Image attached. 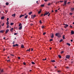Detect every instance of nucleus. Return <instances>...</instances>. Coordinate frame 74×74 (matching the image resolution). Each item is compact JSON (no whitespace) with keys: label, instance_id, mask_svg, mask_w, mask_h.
<instances>
[{"label":"nucleus","instance_id":"obj_1","mask_svg":"<svg viewBox=\"0 0 74 74\" xmlns=\"http://www.w3.org/2000/svg\"><path fill=\"white\" fill-rule=\"evenodd\" d=\"M55 36H57L58 38H60V37H61V36L60 34L59 33H56L55 34Z\"/></svg>","mask_w":74,"mask_h":74},{"label":"nucleus","instance_id":"obj_2","mask_svg":"<svg viewBox=\"0 0 74 74\" xmlns=\"http://www.w3.org/2000/svg\"><path fill=\"white\" fill-rule=\"evenodd\" d=\"M66 4H67V0H64V4L63 5V6H64V7L65 5H66Z\"/></svg>","mask_w":74,"mask_h":74},{"label":"nucleus","instance_id":"obj_3","mask_svg":"<svg viewBox=\"0 0 74 74\" xmlns=\"http://www.w3.org/2000/svg\"><path fill=\"white\" fill-rule=\"evenodd\" d=\"M49 12H47V11H46V13L44 15V16H45L46 15H48V14H49Z\"/></svg>","mask_w":74,"mask_h":74},{"label":"nucleus","instance_id":"obj_4","mask_svg":"<svg viewBox=\"0 0 74 74\" xmlns=\"http://www.w3.org/2000/svg\"><path fill=\"white\" fill-rule=\"evenodd\" d=\"M36 15H31L32 18L33 19H34V18H35L36 17Z\"/></svg>","mask_w":74,"mask_h":74},{"label":"nucleus","instance_id":"obj_5","mask_svg":"<svg viewBox=\"0 0 74 74\" xmlns=\"http://www.w3.org/2000/svg\"><path fill=\"white\" fill-rule=\"evenodd\" d=\"M70 55H67L66 56V59H70Z\"/></svg>","mask_w":74,"mask_h":74},{"label":"nucleus","instance_id":"obj_6","mask_svg":"<svg viewBox=\"0 0 74 74\" xmlns=\"http://www.w3.org/2000/svg\"><path fill=\"white\" fill-rule=\"evenodd\" d=\"M18 46H19V45L18 44H16L15 45H13V47H18Z\"/></svg>","mask_w":74,"mask_h":74},{"label":"nucleus","instance_id":"obj_7","mask_svg":"<svg viewBox=\"0 0 74 74\" xmlns=\"http://www.w3.org/2000/svg\"><path fill=\"white\" fill-rule=\"evenodd\" d=\"M53 37H54V35L53 34H52L51 36V38H53Z\"/></svg>","mask_w":74,"mask_h":74},{"label":"nucleus","instance_id":"obj_8","mask_svg":"<svg viewBox=\"0 0 74 74\" xmlns=\"http://www.w3.org/2000/svg\"><path fill=\"white\" fill-rule=\"evenodd\" d=\"M4 32H5V30H1V31H0V33H3Z\"/></svg>","mask_w":74,"mask_h":74},{"label":"nucleus","instance_id":"obj_9","mask_svg":"<svg viewBox=\"0 0 74 74\" xmlns=\"http://www.w3.org/2000/svg\"><path fill=\"white\" fill-rule=\"evenodd\" d=\"M9 32V29L6 30L5 32L6 34H7V33H8V32Z\"/></svg>","mask_w":74,"mask_h":74},{"label":"nucleus","instance_id":"obj_10","mask_svg":"<svg viewBox=\"0 0 74 74\" xmlns=\"http://www.w3.org/2000/svg\"><path fill=\"white\" fill-rule=\"evenodd\" d=\"M71 34H74V32L73 31H71Z\"/></svg>","mask_w":74,"mask_h":74},{"label":"nucleus","instance_id":"obj_11","mask_svg":"<svg viewBox=\"0 0 74 74\" xmlns=\"http://www.w3.org/2000/svg\"><path fill=\"white\" fill-rule=\"evenodd\" d=\"M14 30V28H12L10 29V31H11V32H12V31H13Z\"/></svg>","mask_w":74,"mask_h":74},{"label":"nucleus","instance_id":"obj_12","mask_svg":"<svg viewBox=\"0 0 74 74\" xmlns=\"http://www.w3.org/2000/svg\"><path fill=\"white\" fill-rule=\"evenodd\" d=\"M41 10L40 9V11L38 12V14H40V13H41Z\"/></svg>","mask_w":74,"mask_h":74},{"label":"nucleus","instance_id":"obj_13","mask_svg":"<svg viewBox=\"0 0 74 74\" xmlns=\"http://www.w3.org/2000/svg\"><path fill=\"white\" fill-rule=\"evenodd\" d=\"M22 26L21 25L19 27V29L20 30H21L22 29Z\"/></svg>","mask_w":74,"mask_h":74},{"label":"nucleus","instance_id":"obj_14","mask_svg":"<svg viewBox=\"0 0 74 74\" xmlns=\"http://www.w3.org/2000/svg\"><path fill=\"white\" fill-rule=\"evenodd\" d=\"M21 48H24V45H21Z\"/></svg>","mask_w":74,"mask_h":74},{"label":"nucleus","instance_id":"obj_15","mask_svg":"<svg viewBox=\"0 0 74 74\" xmlns=\"http://www.w3.org/2000/svg\"><path fill=\"white\" fill-rule=\"evenodd\" d=\"M71 11H73L74 10V8H71Z\"/></svg>","mask_w":74,"mask_h":74},{"label":"nucleus","instance_id":"obj_16","mask_svg":"<svg viewBox=\"0 0 74 74\" xmlns=\"http://www.w3.org/2000/svg\"><path fill=\"white\" fill-rule=\"evenodd\" d=\"M1 19H2V20L4 19V16H3L1 17Z\"/></svg>","mask_w":74,"mask_h":74},{"label":"nucleus","instance_id":"obj_17","mask_svg":"<svg viewBox=\"0 0 74 74\" xmlns=\"http://www.w3.org/2000/svg\"><path fill=\"white\" fill-rule=\"evenodd\" d=\"M28 17V16L27 15L26 16H25V19H27V18Z\"/></svg>","mask_w":74,"mask_h":74},{"label":"nucleus","instance_id":"obj_18","mask_svg":"<svg viewBox=\"0 0 74 74\" xmlns=\"http://www.w3.org/2000/svg\"><path fill=\"white\" fill-rule=\"evenodd\" d=\"M58 56L59 58H62V56H61L60 55H59Z\"/></svg>","mask_w":74,"mask_h":74},{"label":"nucleus","instance_id":"obj_19","mask_svg":"<svg viewBox=\"0 0 74 74\" xmlns=\"http://www.w3.org/2000/svg\"><path fill=\"white\" fill-rule=\"evenodd\" d=\"M51 62H52L53 63H54L55 62V60H51Z\"/></svg>","mask_w":74,"mask_h":74},{"label":"nucleus","instance_id":"obj_20","mask_svg":"<svg viewBox=\"0 0 74 74\" xmlns=\"http://www.w3.org/2000/svg\"><path fill=\"white\" fill-rule=\"evenodd\" d=\"M67 45H69V46H70L71 45L70 43H66Z\"/></svg>","mask_w":74,"mask_h":74},{"label":"nucleus","instance_id":"obj_21","mask_svg":"<svg viewBox=\"0 0 74 74\" xmlns=\"http://www.w3.org/2000/svg\"><path fill=\"white\" fill-rule=\"evenodd\" d=\"M32 14V12H30L29 13V15H31Z\"/></svg>","mask_w":74,"mask_h":74},{"label":"nucleus","instance_id":"obj_22","mask_svg":"<svg viewBox=\"0 0 74 74\" xmlns=\"http://www.w3.org/2000/svg\"><path fill=\"white\" fill-rule=\"evenodd\" d=\"M13 24L14 23H10V25H11V26H12V25H13Z\"/></svg>","mask_w":74,"mask_h":74},{"label":"nucleus","instance_id":"obj_23","mask_svg":"<svg viewBox=\"0 0 74 74\" xmlns=\"http://www.w3.org/2000/svg\"><path fill=\"white\" fill-rule=\"evenodd\" d=\"M22 25V23H20L19 24L18 26H21Z\"/></svg>","mask_w":74,"mask_h":74},{"label":"nucleus","instance_id":"obj_24","mask_svg":"<svg viewBox=\"0 0 74 74\" xmlns=\"http://www.w3.org/2000/svg\"><path fill=\"white\" fill-rule=\"evenodd\" d=\"M62 41H63V39H62L60 40L59 42H62Z\"/></svg>","mask_w":74,"mask_h":74},{"label":"nucleus","instance_id":"obj_25","mask_svg":"<svg viewBox=\"0 0 74 74\" xmlns=\"http://www.w3.org/2000/svg\"><path fill=\"white\" fill-rule=\"evenodd\" d=\"M40 6L42 7H44V5H40Z\"/></svg>","mask_w":74,"mask_h":74},{"label":"nucleus","instance_id":"obj_26","mask_svg":"<svg viewBox=\"0 0 74 74\" xmlns=\"http://www.w3.org/2000/svg\"><path fill=\"white\" fill-rule=\"evenodd\" d=\"M9 4V3L8 2H7L6 3V5H8Z\"/></svg>","mask_w":74,"mask_h":74},{"label":"nucleus","instance_id":"obj_27","mask_svg":"<svg viewBox=\"0 0 74 74\" xmlns=\"http://www.w3.org/2000/svg\"><path fill=\"white\" fill-rule=\"evenodd\" d=\"M12 16H15V14H14L12 15Z\"/></svg>","mask_w":74,"mask_h":74},{"label":"nucleus","instance_id":"obj_28","mask_svg":"<svg viewBox=\"0 0 74 74\" xmlns=\"http://www.w3.org/2000/svg\"><path fill=\"white\" fill-rule=\"evenodd\" d=\"M62 38H63V39H65V37H64V35L63 36Z\"/></svg>","mask_w":74,"mask_h":74},{"label":"nucleus","instance_id":"obj_29","mask_svg":"<svg viewBox=\"0 0 74 74\" xmlns=\"http://www.w3.org/2000/svg\"><path fill=\"white\" fill-rule=\"evenodd\" d=\"M57 72H58V73H60L61 71H60V70H58L57 71Z\"/></svg>","mask_w":74,"mask_h":74},{"label":"nucleus","instance_id":"obj_30","mask_svg":"<svg viewBox=\"0 0 74 74\" xmlns=\"http://www.w3.org/2000/svg\"><path fill=\"white\" fill-rule=\"evenodd\" d=\"M32 64H35V63L33 62H32Z\"/></svg>","mask_w":74,"mask_h":74},{"label":"nucleus","instance_id":"obj_31","mask_svg":"<svg viewBox=\"0 0 74 74\" xmlns=\"http://www.w3.org/2000/svg\"><path fill=\"white\" fill-rule=\"evenodd\" d=\"M65 26H66V27H68V26H69V25H68L67 24H66Z\"/></svg>","mask_w":74,"mask_h":74},{"label":"nucleus","instance_id":"obj_32","mask_svg":"<svg viewBox=\"0 0 74 74\" xmlns=\"http://www.w3.org/2000/svg\"><path fill=\"white\" fill-rule=\"evenodd\" d=\"M8 24H9V23L8 22L6 23V25H8Z\"/></svg>","mask_w":74,"mask_h":74},{"label":"nucleus","instance_id":"obj_33","mask_svg":"<svg viewBox=\"0 0 74 74\" xmlns=\"http://www.w3.org/2000/svg\"><path fill=\"white\" fill-rule=\"evenodd\" d=\"M61 53H64V51H62L61 52Z\"/></svg>","mask_w":74,"mask_h":74},{"label":"nucleus","instance_id":"obj_34","mask_svg":"<svg viewBox=\"0 0 74 74\" xmlns=\"http://www.w3.org/2000/svg\"><path fill=\"white\" fill-rule=\"evenodd\" d=\"M1 73L3 72V69H2V70H1Z\"/></svg>","mask_w":74,"mask_h":74},{"label":"nucleus","instance_id":"obj_35","mask_svg":"<svg viewBox=\"0 0 74 74\" xmlns=\"http://www.w3.org/2000/svg\"><path fill=\"white\" fill-rule=\"evenodd\" d=\"M42 29H44V26H42Z\"/></svg>","mask_w":74,"mask_h":74},{"label":"nucleus","instance_id":"obj_36","mask_svg":"<svg viewBox=\"0 0 74 74\" xmlns=\"http://www.w3.org/2000/svg\"><path fill=\"white\" fill-rule=\"evenodd\" d=\"M20 18H21V17H22V15H21L20 16Z\"/></svg>","mask_w":74,"mask_h":74},{"label":"nucleus","instance_id":"obj_37","mask_svg":"<svg viewBox=\"0 0 74 74\" xmlns=\"http://www.w3.org/2000/svg\"><path fill=\"white\" fill-rule=\"evenodd\" d=\"M45 34H46V33L44 32L43 33V35H45Z\"/></svg>","mask_w":74,"mask_h":74},{"label":"nucleus","instance_id":"obj_38","mask_svg":"<svg viewBox=\"0 0 74 74\" xmlns=\"http://www.w3.org/2000/svg\"><path fill=\"white\" fill-rule=\"evenodd\" d=\"M47 60L46 58H45V59H43V60Z\"/></svg>","mask_w":74,"mask_h":74},{"label":"nucleus","instance_id":"obj_39","mask_svg":"<svg viewBox=\"0 0 74 74\" xmlns=\"http://www.w3.org/2000/svg\"><path fill=\"white\" fill-rule=\"evenodd\" d=\"M9 19V18H7V21L8 22V20Z\"/></svg>","mask_w":74,"mask_h":74},{"label":"nucleus","instance_id":"obj_40","mask_svg":"<svg viewBox=\"0 0 74 74\" xmlns=\"http://www.w3.org/2000/svg\"><path fill=\"white\" fill-rule=\"evenodd\" d=\"M60 3H63V1H60Z\"/></svg>","mask_w":74,"mask_h":74},{"label":"nucleus","instance_id":"obj_41","mask_svg":"<svg viewBox=\"0 0 74 74\" xmlns=\"http://www.w3.org/2000/svg\"><path fill=\"white\" fill-rule=\"evenodd\" d=\"M23 64L24 65H26V63L25 62H23Z\"/></svg>","mask_w":74,"mask_h":74},{"label":"nucleus","instance_id":"obj_42","mask_svg":"<svg viewBox=\"0 0 74 74\" xmlns=\"http://www.w3.org/2000/svg\"><path fill=\"white\" fill-rule=\"evenodd\" d=\"M70 27H71V28H73V27L72 26H71V25H70Z\"/></svg>","mask_w":74,"mask_h":74},{"label":"nucleus","instance_id":"obj_43","mask_svg":"<svg viewBox=\"0 0 74 74\" xmlns=\"http://www.w3.org/2000/svg\"><path fill=\"white\" fill-rule=\"evenodd\" d=\"M39 22L40 23H41V24L42 23L41 22V21L40 20Z\"/></svg>","mask_w":74,"mask_h":74},{"label":"nucleus","instance_id":"obj_44","mask_svg":"<svg viewBox=\"0 0 74 74\" xmlns=\"http://www.w3.org/2000/svg\"><path fill=\"white\" fill-rule=\"evenodd\" d=\"M8 27H9V25H8L6 28H8Z\"/></svg>","mask_w":74,"mask_h":74},{"label":"nucleus","instance_id":"obj_45","mask_svg":"<svg viewBox=\"0 0 74 74\" xmlns=\"http://www.w3.org/2000/svg\"><path fill=\"white\" fill-rule=\"evenodd\" d=\"M15 44V41H13V44Z\"/></svg>","mask_w":74,"mask_h":74},{"label":"nucleus","instance_id":"obj_46","mask_svg":"<svg viewBox=\"0 0 74 74\" xmlns=\"http://www.w3.org/2000/svg\"><path fill=\"white\" fill-rule=\"evenodd\" d=\"M50 41H52V39H51L50 40Z\"/></svg>","mask_w":74,"mask_h":74},{"label":"nucleus","instance_id":"obj_47","mask_svg":"<svg viewBox=\"0 0 74 74\" xmlns=\"http://www.w3.org/2000/svg\"><path fill=\"white\" fill-rule=\"evenodd\" d=\"M48 0H44L45 1V2L47 1H48Z\"/></svg>","mask_w":74,"mask_h":74},{"label":"nucleus","instance_id":"obj_48","mask_svg":"<svg viewBox=\"0 0 74 74\" xmlns=\"http://www.w3.org/2000/svg\"><path fill=\"white\" fill-rule=\"evenodd\" d=\"M31 51H33V49L32 48L31 49Z\"/></svg>","mask_w":74,"mask_h":74},{"label":"nucleus","instance_id":"obj_49","mask_svg":"<svg viewBox=\"0 0 74 74\" xmlns=\"http://www.w3.org/2000/svg\"><path fill=\"white\" fill-rule=\"evenodd\" d=\"M5 12H6V13H7V12H8V11H7V10H5Z\"/></svg>","mask_w":74,"mask_h":74},{"label":"nucleus","instance_id":"obj_50","mask_svg":"<svg viewBox=\"0 0 74 74\" xmlns=\"http://www.w3.org/2000/svg\"><path fill=\"white\" fill-rule=\"evenodd\" d=\"M10 55H11V56H14V55L13 54H10Z\"/></svg>","mask_w":74,"mask_h":74},{"label":"nucleus","instance_id":"obj_51","mask_svg":"<svg viewBox=\"0 0 74 74\" xmlns=\"http://www.w3.org/2000/svg\"><path fill=\"white\" fill-rule=\"evenodd\" d=\"M70 15H73V13H70Z\"/></svg>","mask_w":74,"mask_h":74},{"label":"nucleus","instance_id":"obj_52","mask_svg":"<svg viewBox=\"0 0 74 74\" xmlns=\"http://www.w3.org/2000/svg\"><path fill=\"white\" fill-rule=\"evenodd\" d=\"M64 27L65 29H66V28H67V27H66V26H64Z\"/></svg>","mask_w":74,"mask_h":74},{"label":"nucleus","instance_id":"obj_53","mask_svg":"<svg viewBox=\"0 0 74 74\" xmlns=\"http://www.w3.org/2000/svg\"><path fill=\"white\" fill-rule=\"evenodd\" d=\"M14 35H16L17 34L16 33H15L14 34Z\"/></svg>","mask_w":74,"mask_h":74},{"label":"nucleus","instance_id":"obj_54","mask_svg":"<svg viewBox=\"0 0 74 74\" xmlns=\"http://www.w3.org/2000/svg\"><path fill=\"white\" fill-rule=\"evenodd\" d=\"M4 23H3V24H2V26H4Z\"/></svg>","mask_w":74,"mask_h":74},{"label":"nucleus","instance_id":"obj_55","mask_svg":"<svg viewBox=\"0 0 74 74\" xmlns=\"http://www.w3.org/2000/svg\"><path fill=\"white\" fill-rule=\"evenodd\" d=\"M18 59H20V57H18Z\"/></svg>","mask_w":74,"mask_h":74},{"label":"nucleus","instance_id":"obj_56","mask_svg":"<svg viewBox=\"0 0 74 74\" xmlns=\"http://www.w3.org/2000/svg\"><path fill=\"white\" fill-rule=\"evenodd\" d=\"M71 42H73V40L71 39Z\"/></svg>","mask_w":74,"mask_h":74},{"label":"nucleus","instance_id":"obj_57","mask_svg":"<svg viewBox=\"0 0 74 74\" xmlns=\"http://www.w3.org/2000/svg\"><path fill=\"white\" fill-rule=\"evenodd\" d=\"M7 62H10V60H8L7 61Z\"/></svg>","mask_w":74,"mask_h":74},{"label":"nucleus","instance_id":"obj_58","mask_svg":"<svg viewBox=\"0 0 74 74\" xmlns=\"http://www.w3.org/2000/svg\"><path fill=\"white\" fill-rule=\"evenodd\" d=\"M51 12H53V10H52L51 11Z\"/></svg>","mask_w":74,"mask_h":74},{"label":"nucleus","instance_id":"obj_59","mask_svg":"<svg viewBox=\"0 0 74 74\" xmlns=\"http://www.w3.org/2000/svg\"><path fill=\"white\" fill-rule=\"evenodd\" d=\"M55 12H57L58 11V10H55Z\"/></svg>","mask_w":74,"mask_h":74},{"label":"nucleus","instance_id":"obj_60","mask_svg":"<svg viewBox=\"0 0 74 74\" xmlns=\"http://www.w3.org/2000/svg\"><path fill=\"white\" fill-rule=\"evenodd\" d=\"M28 50H29V52H30V48H29Z\"/></svg>","mask_w":74,"mask_h":74},{"label":"nucleus","instance_id":"obj_61","mask_svg":"<svg viewBox=\"0 0 74 74\" xmlns=\"http://www.w3.org/2000/svg\"><path fill=\"white\" fill-rule=\"evenodd\" d=\"M36 3H38V4H39V3H38V1H37Z\"/></svg>","mask_w":74,"mask_h":74},{"label":"nucleus","instance_id":"obj_62","mask_svg":"<svg viewBox=\"0 0 74 74\" xmlns=\"http://www.w3.org/2000/svg\"><path fill=\"white\" fill-rule=\"evenodd\" d=\"M51 49H52L51 47H50V50H51Z\"/></svg>","mask_w":74,"mask_h":74},{"label":"nucleus","instance_id":"obj_63","mask_svg":"<svg viewBox=\"0 0 74 74\" xmlns=\"http://www.w3.org/2000/svg\"><path fill=\"white\" fill-rule=\"evenodd\" d=\"M50 15V13H49V14L48 15V16H49V15Z\"/></svg>","mask_w":74,"mask_h":74},{"label":"nucleus","instance_id":"obj_64","mask_svg":"<svg viewBox=\"0 0 74 74\" xmlns=\"http://www.w3.org/2000/svg\"><path fill=\"white\" fill-rule=\"evenodd\" d=\"M50 4H51L50 3H49V4H48V5H50Z\"/></svg>","mask_w":74,"mask_h":74}]
</instances>
